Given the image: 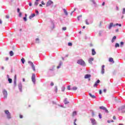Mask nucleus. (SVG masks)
<instances>
[{
  "label": "nucleus",
  "instance_id": "de8ad7c7",
  "mask_svg": "<svg viewBox=\"0 0 125 125\" xmlns=\"http://www.w3.org/2000/svg\"><path fill=\"white\" fill-rule=\"evenodd\" d=\"M36 13H37V15H38V14H39V11H38V10H36Z\"/></svg>",
  "mask_w": 125,
  "mask_h": 125
},
{
  "label": "nucleus",
  "instance_id": "603ef678",
  "mask_svg": "<svg viewBox=\"0 0 125 125\" xmlns=\"http://www.w3.org/2000/svg\"><path fill=\"white\" fill-rule=\"evenodd\" d=\"M80 17H82V16H79V17H78V18H77L78 20H80Z\"/></svg>",
  "mask_w": 125,
  "mask_h": 125
},
{
  "label": "nucleus",
  "instance_id": "37998d69",
  "mask_svg": "<svg viewBox=\"0 0 125 125\" xmlns=\"http://www.w3.org/2000/svg\"><path fill=\"white\" fill-rule=\"evenodd\" d=\"M50 85H51V86H53V85H54V83L53 82H51L50 83Z\"/></svg>",
  "mask_w": 125,
  "mask_h": 125
},
{
  "label": "nucleus",
  "instance_id": "69168bd1",
  "mask_svg": "<svg viewBox=\"0 0 125 125\" xmlns=\"http://www.w3.org/2000/svg\"><path fill=\"white\" fill-rule=\"evenodd\" d=\"M73 13H74V11H72L71 13V15L72 16V15H73Z\"/></svg>",
  "mask_w": 125,
  "mask_h": 125
},
{
  "label": "nucleus",
  "instance_id": "0eeeda50",
  "mask_svg": "<svg viewBox=\"0 0 125 125\" xmlns=\"http://www.w3.org/2000/svg\"><path fill=\"white\" fill-rule=\"evenodd\" d=\"M94 60V58H90L88 59V62H89V64H92V61H93Z\"/></svg>",
  "mask_w": 125,
  "mask_h": 125
},
{
  "label": "nucleus",
  "instance_id": "f03ea898",
  "mask_svg": "<svg viewBox=\"0 0 125 125\" xmlns=\"http://www.w3.org/2000/svg\"><path fill=\"white\" fill-rule=\"evenodd\" d=\"M2 93L4 96V99H6L7 98V91L5 89H4Z\"/></svg>",
  "mask_w": 125,
  "mask_h": 125
},
{
  "label": "nucleus",
  "instance_id": "39448f33",
  "mask_svg": "<svg viewBox=\"0 0 125 125\" xmlns=\"http://www.w3.org/2000/svg\"><path fill=\"white\" fill-rule=\"evenodd\" d=\"M105 65H103L102 67V70H101V74H104L105 73Z\"/></svg>",
  "mask_w": 125,
  "mask_h": 125
},
{
  "label": "nucleus",
  "instance_id": "f257e3e1",
  "mask_svg": "<svg viewBox=\"0 0 125 125\" xmlns=\"http://www.w3.org/2000/svg\"><path fill=\"white\" fill-rule=\"evenodd\" d=\"M77 63L79 64V65H81V66H85V62L82 59L79 60L77 61Z\"/></svg>",
  "mask_w": 125,
  "mask_h": 125
},
{
  "label": "nucleus",
  "instance_id": "a878e982",
  "mask_svg": "<svg viewBox=\"0 0 125 125\" xmlns=\"http://www.w3.org/2000/svg\"><path fill=\"white\" fill-rule=\"evenodd\" d=\"M115 47L117 48V47H120V44L118 43H116L115 44Z\"/></svg>",
  "mask_w": 125,
  "mask_h": 125
},
{
  "label": "nucleus",
  "instance_id": "473e14b6",
  "mask_svg": "<svg viewBox=\"0 0 125 125\" xmlns=\"http://www.w3.org/2000/svg\"><path fill=\"white\" fill-rule=\"evenodd\" d=\"M63 10L65 15H68V12H67V11L65 9H64Z\"/></svg>",
  "mask_w": 125,
  "mask_h": 125
},
{
  "label": "nucleus",
  "instance_id": "9b49d317",
  "mask_svg": "<svg viewBox=\"0 0 125 125\" xmlns=\"http://www.w3.org/2000/svg\"><path fill=\"white\" fill-rule=\"evenodd\" d=\"M91 77L90 74H86L84 76V79H89Z\"/></svg>",
  "mask_w": 125,
  "mask_h": 125
},
{
  "label": "nucleus",
  "instance_id": "cd10ccee",
  "mask_svg": "<svg viewBox=\"0 0 125 125\" xmlns=\"http://www.w3.org/2000/svg\"><path fill=\"white\" fill-rule=\"evenodd\" d=\"M5 114H6V115H8V114H10V113H9V111H8V110H5Z\"/></svg>",
  "mask_w": 125,
  "mask_h": 125
},
{
  "label": "nucleus",
  "instance_id": "774afa93",
  "mask_svg": "<svg viewBox=\"0 0 125 125\" xmlns=\"http://www.w3.org/2000/svg\"><path fill=\"white\" fill-rule=\"evenodd\" d=\"M115 31L117 32H119V30L117 29H116V30H115Z\"/></svg>",
  "mask_w": 125,
  "mask_h": 125
},
{
  "label": "nucleus",
  "instance_id": "393cba45",
  "mask_svg": "<svg viewBox=\"0 0 125 125\" xmlns=\"http://www.w3.org/2000/svg\"><path fill=\"white\" fill-rule=\"evenodd\" d=\"M7 117L8 119H11V116L10 115V113H9V114H7Z\"/></svg>",
  "mask_w": 125,
  "mask_h": 125
},
{
  "label": "nucleus",
  "instance_id": "6ab92c4d",
  "mask_svg": "<svg viewBox=\"0 0 125 125\" xmlns=\"http://www.w3.org/2000/svg\"><path fill=\"white\" fill-rule=\"evenodd\" d=\"M61 66H62V63L61 62H60L59 66L57 67V69H59Z\"/></svg>",
  "mask_w": 125,
  "mask_h": 125
},
{
  "label": "nucleus",
  "instance_id": "ddd939ff",
  "mask_svg": "<svg viewBox=\"0 0 125 125\" xmlns=\"http://www.w3.org/2000/svg\"><path fill=\"white\" fill-rule=\"evenodd\" d=\"M36 16V14H32L29 16V19H32V18H34V17Z\"/></svg>",
  "mask_w": 125,
  "mask_h": 125
},
{
  "label": "nucleus",
  "instance_id": "bb28decb",
  "mask_svg": "<svg viewBox=\"0 0 125 125\" xmlns=\"http://www.w3.org/2000/svg\"><path fill=\"white\" fill-rule=\"evenodd\" d=\"M58 91V88H57V86L55 87V91L56 93H57V91Z\"/></svg>",
  "mask_w": 125,
  "mask_h": 125
},
{
  "label": "nucleus",
  "instance_id": "72a5a7b5",
  "mask_svg": "<svg viewBox=\"0 0 125 125\" xmlns=\"http://www.w3.org/2000/svg\"><path fill=\"white\" fill-rule=\"evenodd\" d=\"M104 110L105 111V113H109V111H108V109H107L106 108Z\"/></svg>",
  "mask_w": 125,
  "mask_h": 125
},
{
  "label": "nucleus",
  "instance_id": "2eb2a0df",
  "mask_svg": "<svg viewBox=\"0 0 125 125\" xmlns=\"http://www.w3.org/2000/svg\"><path fill=\"white\" fill-rule=\"evenodd\" d=\"M116 39H117V37L114 36L111 40L112 42H115V40H116Z\"/></svg>",
  "mask_w": 125,
  "mask_h": 125
},
{
  "label": "nucleus",
  "instance_id": "ea45409f",
  "mask_svg": "<svg viewBox=\"0 0 125 125\" xmlns=\"http://www.w3.org/2000/svg\"><path fill=\"white\" fill-rule=\"evenodd\" d=\"M67 89H68V90H71V86H67Z\"/></svg>",
  "mask_w": 125,
  "mask_h": 125
},
{
  "label": "nucleus",
  "instance_id": "1a4fd4ad",
  "mask_svg": "<svg viewBox=\"0 0 125 125\" xmlns=\"http://www.w3.org/2000/svg\"><path fill=\"white\" fill-rule=\"evenodd\" d=\"M90 121L92 124L93 125H94L96 124V122H95V119H91Z\"/></svg>",
  "mask_w": 125,
  "mask_h": 125
},
{
  "label": "nucleus",
  "instance_id": "5fc2aeb1",
  "mask_svg": "<svg viewBox=\"0 0 125 125\" xmlns=\"http://www.w3.org/2000/svg\"><path fill=\"white\" fill-rule=\"evenodd\" d=\"M17 11H18V12L20 13V9L18 8L17 9Z\"/></svg>",
  "mask_w": 125,
  "mask_h": 125
},
{
  "label": "nucleus",
  "instance_id": "a19ab883",
  "mask_svg": "<svg viewBox=\"0 0 125 125\" xmlns=\"http://www.w3.org/2000/svg\"><path fill=\"white\" fill-rule=\"evenodd\" d=\"M85 23L86 24V25H89V23H88V22L87 21V20H85Z\"/></svg>",
  "mask_w": 125,
  "mask_h": 125
},
{
  "label": "nucleus",
  "instance_id": "4be33fe9",
  "mask_svg": "<svg viewBox=\"0 0 125 125\" xmlns=\"http://www.w3.org/2000/svg\"><path fill=\"white\" fill-rule=\"evenodd\" d=\"M8 81L9 83H12V79H11L10 78H9L8 79Z\"/></svg>",
  "mask_w": 125,
  "mask_h": 125
},
{
  "label": "nucleus",
  "instance_id": "13d9d810",
  "mask_svg": "<svg viewBox=\"0 0 125 125\" xmlns=\"http://www.w3.org/2000/svg\"><path fill=\"white\" fill-rule=\"evenodd\" d=\"M29 6H32V3L31 2H29Z\"/></svg>",
  "mask_w": 125,
  "mask_h": 125
},
{
  "label": "nucleus",
  "instance_id": "0e129e2a",
  "mask_svg": "<svg viewBox=\"0 0 125 125\" xmlns=\"http://www.w3.org/2000/svg\"><path fill=\"white\" fill-rule=\"evenodd\" d=\"M8 59H9V58H8V57L6 58V61H7V60H8Z\"/></svg>",
  "mask_w": 125,
  "mask_h": 125
},
{
  "label": "nucleus",
  "instance_id": "a211bd4d",
  "mask_svg": "<svg viewBox=\"0 0 125 125\" xmlns=\"http://www.w3.org/2000/svg\"><path fill=\"white\" fill-rule=\"evenodd\" d=\"M49 71H50L51 72H53L54 71V67H51L49 69Z\"/></svg>",
  "mask_w": 125,
  "mask_h": 125
},
{
  "label": "nucleus",
  "instance_id": "c03bdc74",
  "mask_svg": "<svg viewBox=\"0 0 125 125\" xmlns=\"http://www.w3.org/2000/svg\"><path fill=\"white\" fill-rule=\"evenodd\" d=\"M123 14H125V8H123Z\"/></svg>",
  "mask_w": 125,
  "mask_h": 125
},
{
  "label": "nucleus",
  "instance_id": "423d86ee",
  "mask_svg": "<svg viewBox=\"0 0 125 125\" xmlns=\"http://www.w3.org/2000/svg\"><path fill=\"white\" fill-rule=\"evenodd\" d=\"M53 3V2L51 0H49L48 2L46 3V6H49L50 5H51Z\"/></svg>",
  "mask_w": 125,
  "mask_h": 125
},
{
  "label": "nucleus",
  "instance_id": "3c124183",
  "mask_svg": "<svg viewBox=\"0 0 125 125\" xmlns=\"http://www.w3.org/2000/svg\"><path fill=\"white\" fill-rule=\"evenodd\" d=\"M62 91H65V87H62Z\"/></svg>",
  "mask_w": 125,
  "mask_h": 125
},
{
  "label": "nucleus",
  "instance_id": "4468645a",
  "mask_svg": "<svg viewBox=\"0 0 125 125\" xmlns=\"http://www.w3.org/2000/svg\"><path fill=\"white\" fill-rule=\"evenodd\" d=\"M109 62H112V63H114V59L112 58H109Z\"/></svg>",
  "mask_w": 125,
  "mask_h": 125
},
{
  "label": "nucleus",
  "instance_id": "79ce46f5",
  "mask_svg": "<svg viewBox=\"0 0 125 125\" xmlns=\"http://www.w3.org/2000/svg\"><path fill=\"white\" fill-rule=\"evenodd\" d=\"M23 20H24V21L26 22V21H27V18H26V17H24Z\"/></svg>",
  "mask_w": 125,
  "mask_h": 125
},
{
  "label": "nucleus",
  "instance_id": "4d7b16f0",
  "mask_svg": "<svg viewBox=\"0 0 125 125\" xmlns=\"http://www.w3.org/2000/svg\"><path fill=\"white\" fill-rule=\"evenodd\" d=\"M0 24H2V21L0 19Z\"/></svg>",
  "mask_w": 125,
  "mask_h": 125
},
{
  "label": "nucleus",
  "instance_id": "c9c22d12",
  "mask_svg": "<svg viewBox=\"0 0 125 125\" xmlns=\"http://www.w3.org/2000/svg\"><path fill=\"white\" fill-rule=\"evenodd\" d=\"M62 29L63 31H66L67 30V27H62Z\"/></svg>",
  "mask_w": 125,
  "mask_h": 125
},
{
  "label": "nucleus",
  "instance_id": "f704fd0d",
  "mask_svg": "<svg viewBox=\"0 0 125 125\" xmlns=\"http://www.w3.org/2000/svg\"><path fill=\"white\" fill-rule=\"evenodd\" d=\"M21 61L22 64H24V62H25V60H24L23 58H22V59L21 60Z\"/></svg>",
  "mask_w": 125,
  "mask_h": 125
},
{
  "label": "nucleus",
  "instance_id": "09e8293b",
  "mask_svg": "<svg viewBox=\"0 0 125 125\" xmlns=\"http://www.w3.org/2000/svg\"><path fill=\"white\" fill-rule=\"evenodd\" d=\"M77 114V112L74 111L73 113V115H76Z\"/></svg>",
  "mask_w": 125,
  "mask_h": 125
},
{
  "label": "nucleus",
  "instance_id": "c756f323",
  "mask_svg": "<svg viewBox=\"0 0 125 125\" xmlns=\"http://www.w3.org/2000/svg\"><path fill=\"white\" fill-rule=\"evenodd\" d=\"M19 88L20 91H22V85H20L19 86Z\"/></svg>",
  "mask_w": 125,
  "mask_h": 125
},
{
  "label": "nucleus",
  "instance_id": "8fccbe9b",
  "mask_svg": "<svg viewBox=\"0 0 125 125\" xmlns=\"http://www.w3.org/2000/svg\"><path fill=\"white\" fill-rule=\"evenodd\" d=\"M6 18H7V19H9V16L6 15Z\"/></svg>",
  "mask_w": 125,
  "mask_h": 125
},
{
  "label": "nucleus",
  "instance_id": "4c0bfd02",
  "mask_svg": "<svg viewBox=\"0 0 125 125\" xmlns=\"http://www.w3.org/2000/svg\"><path fill=\"white\" fill-rule=\"evenodd\" d=\"M69 102H67L66 100L64 101V104H68Z\"/></svg>",
  "mask_w": 125,
  "mask_h": 125
},
{
  "label": "nucleus",
  "instance_id": "b1692460",
  "mask_svg": "<svg viewBox=\"0 0 125 125\" xmlns=\"http://www.w3.org/2000/svg\"><path fill=\"white\" fill-rule=\"evenodd\" d=\"M36 0V1L35 2L34 4L35 5H38V4H39V2H38V1H39V0Z\"/></svg>",
  "mask_w": 125,
  "mask_h": 125
},
{
  "label": "nucleus",
  "instance_id": "c85d7f7f",
  "mask_svg": "<svg viewBox=\"0 0 125 125\" xmlns=\"http://www.w3.org/2000/svg\"><path fill=\"white\" fill-rule=\"evenodd\" d=\"M73 90H77V89H78V87H76V86H74L72 88Z\"/></svg>",
  "mask_w": 125,
  "mask_h": 125
},
{
  "label": "nucleus",
  "instance_id": "7ed1b4c3",
  "mask_svg": "<svg viewBox=\"0 0 125 125\" xmlns=\"http://www.w3.org/2000/svg\"><path fill=\"white\" fill-rule=\"evenodd\" d=\"M28 64H29V65H30V66H31L33 70V71H36V68L35 67V65H34V63H33V62H28Z\"/></svg>",
  "mask_w": 125,
  "mask_h": 125
},
{
  "label": "nucleus",
  "instance_id": "5701e85b",
  "mask_svg": "<svg viewBox=\"0 0 125 125\" xmlns=\"http://www.w3.org/2000/svg\"><path fill=\"white\" fill-rule=\"evenodd\" d=\"M36 43H39V42H40V39L39 38L36 39Z\"/></svg>",
  "mask_w": 125,
  "mask_h": 125
},
{
  "label": "nucleus",
  "instance_id": "f8f14e48",
  "mask_svg": "<svg viewBox=\"0 0 125 125\" xmlns=\"http://www.w3.org/2000/svg\"><path fill=\"white\" fill-rule=\"evenodd\" d=\"M96 54V52L94 49H92V55H95Z\"/></svg>",
  "mask_w": 125,
  "mask_h": 125
},
{
  "label": "nucleus",
  "instance_id": "e2e57ef3",
  "mask_svg": "<svg viewBox=\"0 0 125 125\" xmlns=\"http://www.w3.org/2000/svg\"><path fill=\"white\" fill-rule=\"evenodd\" d=\"M102 5H105V2H103Z\"/></svg>",
  "mask_w": 125,
  "mask_h": 125
},
{
  "label": "nucleus",
  "instance_id": "f3484780",
  "mask_svg": "<svg viewBox=\"0 0 125 125\" xmlns=\"http://www.w3.org/2000/svg\"><path fill=\"white\" fill-rule=\"evenodd\" d=\"M89 96H90V97H91V98H95L96 97H95V96L91 94V93H89Z\"/></svg>",
  "mask_w": 125,
  "mask_h": 125
},
{
  "label": "nucleus",
  "instance_id": "58836bf2",
  "mask_svg": "<svg viewBox=\"0 0 125 125\" xmlns=\"http://www.w3.org/2000/svg\"><path fill=\"white\" fill-rule=\"evenodd\" d=\"M91 1H92V2H93V3L94 4H95L96 3L95 2V1H94V0H91Z\"/></svg>",
  "mask_w": 125,
  "mask_h": 125
},
{
  "label": "nucleus",
  "instance_id": "e433bc0d",
  "mask_svg": "<svg viewBox=\"0 0 125 125\" xmlns=\"http://www.w3.org/2000/svg\"><path fill=\"white\" fill-rule=\"evenodd\" d=\"M99 117L100 119H102V115H101V114L100 113L99 114Z\"/></svg>",
  "mask_w": 125,
  "mask_h": 125
},
{
  "label": "nucleus",
  "instance_id": "9d476101",
  "mask_svg": "<svg viewBox=\"0 0 125 125\" xmlns=\"http://www.w3.org/2000/svg\"><path fill=\"white\" fill-rule=\"evenodd\" d=\"M114 23L113 22H111L109 24V27H108V29L109 30H110V29L112 28V27H114Z\"/></svg>",
  "mask_w": 125,
  "mask_h": 125
},
{
  "label": "nucleus",
  "instance_id": "bf43d9fd",
  "mask_svg": "<svg viewBox=\"0 0 125 125\" xmlns=\"http://www.w3.org/2000/svg\"><path fill=\"white\" fill-rule=\"evenodd\" d=\"M99 93L100 94H101V93H102V91H101V90L99 91Z\"/></svg>",
  "mask_w": 125,
  "mask_h": 125
},
{
  "label": "nucleus",
  "instance_id": "dca6fc26",
  "mask_svg": "<svg viewBox=\"0 0 125 125\" xmlns=\"http://www.w3.org/2000/svg\"><path fill=\"white\" fill-rule=\"evenodd\" d=\"M116 26H119V27H122V24L116 23L113 25V27H116Z\"/></svg>",
  "mask_w": 125,
  "mask_h": 125
},
{
  "label": "nucleus",
  "instance_id": "aec40b11",
  "mask_svg": "<svg viewBox=\"0 0 125 125\" xmlns=\"http://www.w3.org/2000/svg\"><path fill=\"white\" fill-rule=\"evenodd\" d=\"M10 56H13V55H14V53H13V51H11L10 52Z\"/></svg>",
  "mask_w": 125,
  "mask_h": 125
},
{
  "label": "nucleus",
  "instance_id": "a18cd8bd",
  "mask_svg": "<svg viewBox=\"0 0 125 125\" xmlns=\"http://www.w3.org/2000/svg\"><path fill=\"white\" fill-rule=\"evenodd\" d=\"M19 16L20 17H22V13H21V12L19 13Z\"/></svg>",
  "mask_w": 125,
  "mask_h": 125
},
{
  "label": "nucleus",
  "instance_id": "864d4df0",
  "mask_svg": "<svg viewBox=\"0 0 125 125\" xmlns=\"http://www.w3.org/2000/svg\"><path fill=\"white\" fill-rule=\"evenodd\" d=\"M41 3H42V4L43 5H44V3L43 2V1H42V2H41Z\"/></svg>",
  "mask_w": 125,
  "mask_h": 125
},
{
  "label": "nucleus",
  "instance_id": "2f4dec72",
  "mask_svg": "<svg viewBox=\"0 0 125 125\" xmlns=\"http://www.w3.org/2000/svg\"><path fill=\"white\" fill-rule=\"evenodd\" d=\"M124 42H120V46L123 47V46L124 45Z\"/></svg>",
  "mask_w": 125,
  "mask_h": 125
},
{
  "label": "nucleus",
  "instance_id": "680f3d73",
  "mask_svg": "<svg viewBox=\"0 0 125 125\" xmlns=\"http://www.w3.org/2000/svg\"><path fill=\"white\" fill-rule=\"evenodd\" d=\"M113 120H116V117L115 116H113Z\"/></svg>",
  "mask_w": 125,
  "mask_h": 125
},
{
  "label": "nucleus",
  "instance_id": "7c9ffc66",
  "mask_svg": "<svg viewBox=\"0 0 125 125\" xmlns=\"http://www.w3.org/2000/svg\"><path fill=\"white\" fill-rule=\"evenodd\" d=\"M68 46H72L73 45V44L72 43V42H68Z\"/></svg>",
  "mask_w": 125,
  "mask_h": 125
},
{
  "label": "nucleus",
  "instance_id": "338daca9",
  "mask_svg": "<svg viewBox=\"0 0 125 125\" xmlns=\"http://www.w3.org/2000/svg\"><path fill=\"white\" fill-rule=\"evenodd\" d=\"M122 108L123 109H125V105L123 106Z\"/></svg>",
  "mask_w": 125,
  "mask_h": 125
},
{
  "label": "nucleus",
  "instance_id": "20e7f679",
  "mask_svg": "<svg viewBox=\"0 0 125 125\" xmlns=\"http://www.w3.org/2000/svg\"><path fill=\"white\" fill-rule=\"evenodd\" d=\"M32 81L33 83L35 84L36 83V75L33 74L32 76Z\"/></svg>",
  "mask_w": 125,
  "mask_h": 125
},
{
  "label": "nucleus",
  "instance_id": "6e6d98bb",
  "mask_svg": "<svg viewBox=\"0 0 125 125\" xmlns=\"http://www.w3.org/2000/svg\"><path fill=\"white\" fill-rule=\"evenodd\" d=\"M101 25H102V22L100 21V26L101 27Z\"/></svg>",
  "mask_w": 125,
  "mask_h": 125
},
{
  "label": "nucleus",
  "instance_id": "052dcab7",
  "mask_svg": "<svg viewBox=\"0 0 125 125\" xmlns=\"http://www.w3.org/2000/svg\"><path fill=\"white\" fill-rule=\"evenodd\" d=\"M103 91H104V92L106 93V89H104Z\"/></svg>",
  "mask_w": 125,
  "mask_h": 125
},
{
  "label": "nucleus",
  "instance_id": "6e6552de",
  "mask_svg": "<svg viewBox=\"0 0 125 125\" xmlns=\"http://www.w3.org/2000/svg\"><path fill=\"white\" fill-rule=\"evenodd\" d=\"M100 83V80H97V82H95V84H94V87H96V86H97V85H98V83Z\"/></svg>",
  "mask_w": 125,
  "mask_h": 125
},
{
  "label": "nucleus",
  "instance_id": "412c9836",
  "mask_svg": "<svg viewBox=\"0 0 125 125\" xmlns=\"http://www.w3.org/2000/svg\"><path fill=\"white\" fill-rule=\"evenodd\" d=\"M106 107L105 106H100V109H102V110H105Z\"/></svg>",
  "mask_w": 125,
  "mask_h": 125
},
{
  "label": "nucleus",
  "instance_id": "49530a36",
  "mask_svg": "<svg viewBox=\"0 0 125 125\" xmlns=\"http://www.w3.org/2000/svg\"><path fill=\"white\" fill-rule=\"evenodd\" d=\"M20 119H23V115H20Z\"/></svg>",
  "mask_w": 125,
  "mask_h": 125
}]
</instances>
